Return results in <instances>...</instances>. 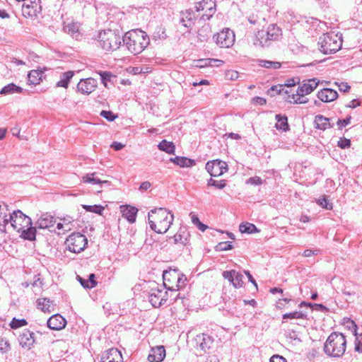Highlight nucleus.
<instances>
[{
  "instance_id": "obj_46",
  "label": "nucleus",
  "mask_w": 362,
  "mask_h": 362,
  "mask_svg": "<svg viewBox=\"0 0 362 362\" xmlns=\"http://www.w3.org/2000/svg\"><path fill=\"white\" fill-rule=\"evenodd\" d=\"M226 185V181L224 180L216 181L212 178H210L207 182L208 186H214L218 189H223L225 187Z\"/></svg>"
},
{
  "instance_id": "obj_28",
  "label": "nucleus",
  "mask_w": 362,
  "mask_h": 362,
  "mask_svg": "<svg viewBox=\"0 0 362 362\" xmlns=\"http://www.w3.org/2000/svg\"><path fill=\"white\" fill-rule=\"evenodd\" d=\"M314 122L315 128L320 130L324 131L328 128L333 127V125L329 123V119L322 115H317L315 118Z\"/></svg>"
},
{
  "instance_id": "obj_55",
  "label": "nucleus",
  "mask_w": 362,
  "mask_h": 362,
  "mask_svg": "<svg viewBox=\"0 0 362 362\" xmlns=\"http://www.w3.org/2000/svg\"><path fill=\"white\" fill-rule=\"evenodd\" d=\"M262 182H263L262 180L259 177H257V176L250 177L247 180V184H251V185H260L262 184Z\"/></svg>"
},
{
  "instance_id": "obj_10",
  "label": "nucleus",
  "mask_w": 362,
  "mask_h": 362,
  "mask_svg": "<svg viewBox=\"0 0 362 362\" xmlns=\"http://www.w3.org/2000/svg\"><path fill=\"white\" fill-rule=\"evenodd\" d=\"M213 38L216 45L221 48L230 47L235 42V34L229 28H225L214 35Z\"/></svg>"
},
{
  "instance_id": "obj_38",
  "label": "nucleus",
  "mask_w": 362,
  "mask_h": 362,
  "mask_svg": "<svg viewBox=\"0 0 362 362\" xmlns=\"http://www.w3.org/2000/svg\"><path fill=\"white\" fill-rule=\"evenodd\" d=\"M21 232L22 233L21 237L23 239L30 241L35 240L36 228L32 227V225L26 227V228H23Z\"/></svg>"
},
{
  "instance_id": "obj_5",
  "label": "nucleus",
  "mask_w": 362,
  "mask_h": 362,
  "mask_svg": "<svg viewBox=\"0 0 362 362\" xmlns=\"http://www.w3.org/2000/svg\"><path fill=\"white\" fill-rule=\"evenodd\" d=\"M163 286L171 292L178 291L185 287L187 281V277L178 269H170L163 272Z\"/></svg>"
},
{
  "instance_id": "obj_6",
  "label": "nucleus",
  "mask_w": 362,
  "mask_h": 362,
  "mask_svg": "<svg viewBox=\"0 0 362 362\" xmlns=\"http://www.w3.org/2000/svg\"><path fill=\"white\" fill-rule=\"evenodd\" d=\"M320 51L325 54H331L339 51L342 46L341 35L334 32L323 34L318 41Z\"/></svg>"
},
{
  "instance_id": "obj_12",
  "label": "nucleus",
  "mask_w": 362,
  "mask_h": 362,
  "mask_svg": "<svg viewBox=\"0 0 362 362\" xmlns=\"http://www.w3.org/2000/svg\"><path fill=\"white\" fill-rule=\"evenodd\" d=\"M149 302L154 308H158L165 304L168 299L165 298L164 291L157 286L152 287L148 293Z\"/></svg>"
},
{
  "instance_id": "obj_45",
  "label": "nucleus",
  "mask_w": 362,
  "mask_h": 362,
  "mask_svg": "<svg viewBox=\"0 0 362 362\" xmlns=\"http://www.w3.org/2000/svg\"><path fill=\"white\" fill-rule=\"evenodd\" d=\"M165 298L169 300L170 303H173L174 302H176L177 299L180 298V293L176 292H171L168 293V291H164Z\"/></svg>"
},
{
  "instance_id": "obj_29",
  "label": "nucleus",
  "mask_w": 362,
  "mask_h": 362,
  "mask_svg": "<svg viewBox=\"0 0 362 362\" xmlns=\"http://www.w3.org/2000/svg\"><path fill=\"white\" fill-rule=\"evenodd\" d=\"M170 161L182 168H189L193 166L195 164L194 160L181 156L171 158H170Z\"/></svg>"
},
{
  "instance_id": "obj_13",
  "label": "nucleus",
  "mask_w": 362,
  "mask_h": 362,
  "mask_svg": "<svg viewBox=\"0 0 362 362\" xmlns=\"http://www.w3.org/2000/svg\"><path fill=\"white\" fill-rule=\"evenodd\" d=\"M216 4L212 0H202L196 4L195 8L197 12L204 11L202 18L204 20H209L215 12Z\"/></svg>"
},
{
  "instance_id": "obj_44",
  "label": "nucleus",
  "mask_w": 362,
  "mask_h": 362,
  "mask_svg": "<svg viewBox=\"0 0 362 362\" xmlns=\"http://www.w3.org/2000/svg\"><path fill=\"white\" fill-rule=\"evenodd\" d=\"M305 317V315L300 311H295L283 315V319H302Z\"/></svg>"
},
{
  "instance_id": "obj_61",
  "label": "nucleus",
  "mask_w": 362,
  "mask_h": 362,
  "mask_svg": "<svg viewBox=\"0 0 362 362\" xmlns=\"http://www.w3.org/2000/svg\"><path fill=\"white\" fill-rule=\"evenodd\" d=\"M318 252H319V250H305L303 252V256H305L306 257H310L312 255H316L318 254Z\"/></svg>"
},
{
  "instance_id": "obj_11",
  "label": "nucleus",
  "mask_w": 362,
  "mask_h": 362,
  "mask_svg": "<svg viewBox=\"0 0 362 362\" xmlns=\"http://www.w3.org/2000/svg\"><path fill=\"white\" fill-rule=\"evenodd\" d=\"M206 170L211 177H218L227 171L228 165L224 161L214 160L206 163Z\"/></svg>"
},
{
  "instance_id": "obj_32",
  "label": "nucleus",
  "mask_w": 362,
  "mask_h": 362,
  "mask_svg": "<svg viewBox=\"0 0 362 362\" xmlns=\"http://www.w3.org/2000/svg\"><path fill=\"white\" fill-rule=\"evenodd\" d=\"M74 75V71H68L62 73L60 76V80L56 84V87L67 88L69 81L73 78Z\"/></svg>"
},
{
  "instance_id": "obj_17",
  "label": "nucleus",
  "mask_w": 362,
  "mask_h": 362,
  "mask_svg": "<svg viewBox=\"0 0 362 362\" xmlns=\"http://www.w3.org/2000/svg\"><path fill=\"white\" fill-rule=\"evenodd\" d=\"M318 83L319 81H317L316 78L308 80L306 82L298 86L296 90V95L298 96H304L310 94L317 88Z\"/></svg>"
},
{
  "instance_id": "obj_37",
  "label": "nucleus",
  "mask_w": 362,
  "mask_h": 362,
  "mask_svg": "<svg viewBox=\"0 0 362 362\" xmlns=\"http://www.w3.org/2000/svg\"><path fill=\"white\" fill-rule=\"evenodd\" d=\"M158 148L163 151L166 152L168 154H175V146L174 144L171 141H168L167 140L161 141L158 145Z\"/></svg>"
},
{
  "instance_id": "obj_26",
  "label": "nucleus",
  "mask_w": 362,
  "mask_h": 362,
  "mask_svg": "<svg viewBox=\"0 0 362 362\" xmlns=\"http://www.w3.org/2000/svg\"><path fill=\"white\" fill-rule=\"evenodd\" d=\"M138 209L136 207L127 206L122 210V216L129 223H133L136 221Z\"/></svg>"
},
{
  "instance_id": "obj_7",
  "label": "nucleus",
  "mask_w": 362,
  "mask_h": 362,
  "mask_svg": "<svg viewBox=\"0 0 362 362\" xmlns=\"http://www.w3.org/2000/svg\"><path fill=\"white\" fill-rule=\"evenodd\" d=\"M65 244L70 252L79 253L86 247L88 239L86 235L80 233H73L66 239Z\"/></svg>"
},
{
  "instance_id": "obj_54",
  "label": "nucleus",
  "mask_w": 362,
  "mask_h": 362,
  "mask_svg": "<svg viewBox=\"0 0 362 362\" xmlns=\"http://www.w3.org/2000/svg\"><path fill=\"white\" fill-rule=\"evenodd\" d=\"M209 31L208 27H202L198 32V37L201 41H204L208 38L206 34H204Z\"/></svg>"
},
{
  "instance_id": "obj_19",
  "label": "nucleus",
  "mask_w": 362,
  "mask_h": 362,
  "mask_svg": "<svg viewBox=\"0 0 362 362\" xmlns=\"http://www.w3.org/2000/svg\"><path fill=\"white\" fill-rule=\"evenodd\" d=\"M10 210L8 205L4 202H0V231L5 232L6 226L8 223Z\"/></svg>"
},
{
  "instance_id": "obj_64",
  "label": "nucleus",
  "mask_w": 362,
  "mask_h": 362,
  "mask_svg": "<svg viewBox=\"0 0 362 362\" xmlns=\"http://www.w3.org/2000/svg\"><path fill=\"white\" fill-rule=\"evenodd\" d=\"M124 146L120 142H113L111 145V147L115 151H119L123 148Z\"/></svg>"
},
{
  "instance_id": "obj_60",
  "label": "nucleus",
  "mask_w": 362,
  "mask_h": 362,
  "mask_svg": "<svg viewBox=\"0 0 362 362\" xmlns=\"http://www.w3.org/2000/svg\"><path fill=\"white\" fill-rule=\"evenodd\" d=\"M252 101L254 103L259 105H264L267 103V100L265 98L259 97V96L253 98Z\"/></svg>"
},
{
  "instance_id": "obj_24",
  "label": "nucleus",
  "mask_w": 362,
  "mask_h": 362,
  "mask_svg": "<svg viewBox=\"0 0 362 362\" xmlns=\"http://www.w3.org/2000/svg\"><path fill=\"white\" fill-rule=\"evenodd\" d=\"M40 9V6L38 2L31 1L30 4H24L22 8L23 14L25 16H36L37 13Z\"/></svg>"
},
{
  "instance_id": "obj_52",
  "label": "nucleus",
  "mask_w": 362,
  "mask_h": 362,
  "mask_svg": "<svg viewBox=\"0 0 362 362\" xmlns=\"http://www.w3.org/2000/svg\"><path fill=\"white\" fill-rule=\"evenodd\" d=\"M351 146L350 139L346 138H340L338 141V146L342 149L349 148Z\"/></svg>"
},
{
  "instance_id": "obj_56",
  "label": "nucleus",
  "mask_w": 362,
  "mask_h": 362,
  "mask_svg": "<svg viewBox=\"0 0 362 362\" xmlns=\"http://www.w3.org/2000/svg\"><path fill=\"white\" fill-rule=\"evenodd\" d=\"M64 30L68 33L74 34V33H77L78 28L76 26L75 24L71 23V24H68V25H65Z\"/></svg>"
},
{
  "instance_id": "obj_18",
  "label": "nucleus",
  "mask_w": 362,
  "mask_h": 362,
  "mask_svg": "<svg viewBox=\"0 0 362 362\" xmlns=\"http://www.w3.org/2000/svg\"><path fill=\"white\" fill-rule=\"evenodd\" d=\"M66 320L59 314L53 315L47 320V327L53 330H60L65 327Z\"/></svg>"
},
{
  "instance_id": "obj_47",
  "label": "nucleus",
  "mask_w": 362,
  "mask_h": 362,
  "mask_svg": "<svg viewBox=\"0 0 362 362\" xmlns=\"http://www.w3.org/2000/svg\"><path fill=\"white\" fill-rule=\"evenodd\" d=\"M233 245L231 242H222L218 243L216 248L218 251H227L231 250Z\"/></svg>"
},
{
  "instance_id": "obj_40",
  "label": "nucleus",
  "mask_w": 362,
  "mask_h": 362,
  "mask_svg": "<svg viewBox=\"0 0 362 362\" xmlns=\"http://www.w3.org/2000/svg\"><path fill=\"white\" fill-rule=\"evenodd\" d=\"M239 230L242 233H254L258 231L257 227L250 223H242L239 226Z\"/></svg>"
},
{
  "instance_id": "obj_41",
  "label": "nucleus",
  "mask_w": 362,
  "mask_h": 362,
  "mask_svg": "<svg viewBox=\"0 0 362 362\" xmlns=\"http://www.w3.org/2000/svg\"><path fill=\"white\" fill-rule=\"evenodd\" d=\"M259 65L260 66L267 68V69H277L281 67V64L278 62H272L268 60H259Z\"/></svg>"
},
{
  "instance_id": "obj_39",
  "label": "nucleus",
  "mask_w": 362,
  "mask_h": 362,
  "mask_svg": "<svg viewBox=\"0 0 362 362\" xmlns=\"http://www.w3.org/2000/svg\"><path fill=\"white\" fill-rule=\"evenodd\" d=\"M23 88L11 83L5 86L0 91L1 95L12 94L13 93H22Z\"/></svg>"
},
{
  "instance_id": "obj_9",
  "label": "nucleus",
  "mask_w": 362,
  "mask_h": 362,
  "mask_svg": "<svg viewBox=\"0 0 362 362\" xmlns=\"http://www.w3.org/2000/svg\"><path fill=\"white\" fill-rule=\"evenodd\" d=\"M8 223L18 232H21L23 228L32 225L31 218L24 214L21 210H16L9 214Z\"/></svg>"
},
{
  "instance_id": "obj_42",
  "label": "nucleus",
  "mask_w": 362,
  "mask_h": 362,
  "mask_svg": "<svg viewBox=\"0 0 362 362\" xmlns=\"http://www.w3.org/2000/svg\"><path fill=\"white\" fill-rule=\"evenodd\" d=\"M82 207L86 209V211L95 213L99 215L103 214L104 211V207L101 205H86L83 204Z\"/></svg>"
},
{
  "instance_id": "obj_63",
  "label": "nucleus",
  "mask_w": 362,
  "mask_h": 362,
  "mask_svg": "<svg viewBox=\"0 0 362 362\" xmlns=\"http://www.w3.org/2000/svg\"><path fill=\"white\" fill-rule=\"evenodd\" d=\"M151 185L148 181H145L140 185L139 189L141 191L147 190L151 187Z\"/></svg>"
},
{
  "instance_id": "obj_53",
  "label": "nucleus",
  "mask_w": 362,
  "mask_h": 362,
  "mask_svg": "<svg viewBox=\"0 0 362 362\" xmlns=\"http://www.w3.org/2000/svg\"><path fill=\"white\" fill-rule=\"evenodd\" d=\"M351 117L348 116L345 119H338L337 124L339 127V129H342L343 127L348 125L351 122Z\"/></svg>"
},
{
  "instance_id": "obj_23",
  "label": "nucleus",
  "mask_w": 362,
  "mask_h": 362,
  "mask_svg": "<svg viewBox=\"0 0 362 362\" xmlns=\"http://www.w3.org/2000/svg\"><path fill=\"white\" fill-rule=\"evenodd\" d=\"M338 97V93L336 90L332 88H323L317 93V98L324 103H329L336 100Z\"/></svg>"
},
{
  "instance_id": "obj_21",
  "label": "nucleus",
  "mask_w": 362,
  "mask_h": 362,
  "mask_svg": "<svg viewBox=\"0 0 362 362\" xmlns=\"http://www.w3.org/2000/svg\"><path fill=\"white\" fill-rule=\"evenodd\" d=\"M55 223V218L49 214H43L36 222L38 228L46 229L53 226Z\"/></svg>"
},
{
  "instance_id": "obj_20",
  "label": "nucleus",
  "mask_w": 362,
  "mask_h": 362,
  "mask_svg": "<svg viewBox=\"0 0 362 362\" xmlns=\"http://www.w3.org/2000/svg\"><path fill=\"white\" fill-rule=\"evenodd\" d=\"M165 356V350L164 346H159L151 349L148 356L149 362H161Z\"/></svg>"
},
{
  "instance_id": "obj_59",
  "label": "nucleus",
  "mask_w": 362,
  "mask_h": 362,
  "mask_svg": "<svg viewBox=\"0 0 362 362\" xmlns=\"http://www.w3.org/2000/svg\"><path fill=\"white\" fill-rule=\"evenodd\" d=\"M270 362H287L286 359L279 355H274L270 358Z\"/></svg>"
},
{
  "instance_id": "obj_35",
  "label": "nucleus",
  "mask_w": 362,
  "mask_h": 362,
  "mask_svg": "<svg viewBox=\"0 0 362 362\" xmlns=\"http://www.w3.org/2000/svg\"><path fill=\"white\" fill-rule=\"evenodd\" d=\"M276 123L275 127L279 130L286 132L289 129L287 117L281 115H276Z\"/></svg>"
},
{
  "instance_id": "obj_4",
  "label": "nucleus",
  "mask_w": 362,
  "mask_h": 362,
  "mask_svg": "<svg viewBox=\"0 0 362 362\" xmlns=\"http://www.w3.org/2000/svg\"><path fill=\"white\" fill-rule=\"evenodd\" d=\"M122 37L116 31L105 30L100 32L98 35V45L105 51H115L122 43Z\"/></svg>"
},
{
  "instance_id": "obj_15",
  "label": "nucleus",
  "mask_w": 362,
  "mask_h": 362,
  "mask_svg": "<svg viewBox=\"0 0 362 362\" xmlns=\"http://www.w3.org/2000/svg\"><path fill=\"white\" fill-rule=\"evenodd\" d=\"M98 86L97 81L93 78L81 79L77 84V90L83 94L89 95L93 93Z\"/></svg>"
},
{
  "instance_id": "obj_16",
  "label": "nucleus",
  "mask_w": 362,
  "mask_h": 362,
  "mask_svg": "<svg viewBox=\"0 0 362 362\" xmlns=\"http://www.w3.org/2000/svg\"><path fill=\"white\" fill-rule=\"evenodd\" d=\"M222 276L232 283L235 288H240L243 285V275L235 270L224 271Z\"/></svg>"
},
{
  "instance_id": "obj_58",
  "label": "nucleus",
  "mask_w": 362,
  "mask_h": 362,
  "mask_svg": "<svg viewBox=\"0 0 362 362\" xmlns=\"http://www.w3.org/2000/svg\"><path fill=\"white\" fill-rule=\"evenodd\" d=\"M100 76L103 82L105 84V81L110 80L112 74L107 71H103L100 73Z\"/></svg>"
},
{
  "instance_id": "obj_3",
  "label": "nucleus",
  "mask_w": 362,
  "mask_h": 362,
  "mask_svg": "<svg viewBox=\"0 0 362 362\" xmlns=\"http://www.w3.org/2000/svg\"><path fill=\"white\" fill-rule=\"evenodd\" d=\"M346 347V340L345 336L339 332H332L327 337L324 344L325 353L332 357L341 356Z\"/></svg>"
},
{
  "instance_id": "obj_1",
  "label": "nucleus",
  "mask_w": 362,
  "mask_h": 362,
  "mask_svg": "<svg viewBox=\"0 0 362 362\" xmlns=\"http://www.w3.org/2000/svg\"><path fill=\"white\" fill-rule=\"evenodd\" d=\"M150 228L157 233H165L174 221L173 214L165 208H156L148 214Z\"/></svg>"
},
{
  "instance_id": "obj_14",
  "label": "nucleus",
  "mask_w": 362,
  "mask_h": 362,
  "mask_svg": "<svg viewBox=\"0 0 362 362\" xmlns=\"http://www.w3.org/2000/svg\"><path fill=\"white\" fill-rule=\"evenodd\" d=\"M18 339L22 348L30 349L35 342V333L28 329H24L20 332Z\"/></svg>"
},
{
  "instance_id": "obj_62",
  "label": "nucleus",
  "mask_w": 362,
  "mask_h": 362,
  "mask_svg": "<svg viewBox=\"0 0 362 362\" xmlns=\"http://www.w3.org/2000/svg\"><path fill=\"white\" fill-rule=\"evenodd\" d=\"M351 88V87L348 85L347 83H341L339 85V89L340 91H342V92H348L349 90V89Z\"/></svg>"
},
{
  "instance_id": "obj_8",
  "label": "nucleus",
  "mask_w": 362,
  "mask_h": 362,
  "mask_svg": "<svg viewBox=\"0 0 362 362\" xmlns=\"http://www.w3.org/2000/svg\"><path fill=\"white\" fill-rule=\"evenodd\" d=\"M281 35L280 28L275 25H270L267 31H259L256 35L255 45L260 47L267 46V42L276 40Z\"/></svg>"
},
{
  "instance_id": "obj_43",
  "label": "nucleus",
  "mask_w": 362,
  "mask_h": 362,
  "mask_svg": "<svg viewBox=\"0 0 362 362\" xmlns=\"http://www.w3.org/2000/svg\"><path fill=\"white\" fill-rule=\"evenodd\" d=\"M27 325L28 322L25 319H17L13 317L10 323V327L12 329H18Z\"/></svg>"
},
{
  "instance_id": "obj_25",
  "label": "nucleus",
  "mask_w": 362,
  "mask_h": 362,
  "mask_svg": "<svg viewBox=\"0 0 362 362\" xmlns=\"http://www.w3.org/2000/svg\"><path fill=\"white\" fill-rule=\"evenodd\" d=\"M195 341L197 344L199 345V348L204 351L210 348L213 342L211 337L205 334L197 335Z\"/></svg>"
},
{
  "instance_id": "obj_36",
  "label": "nucleus",
  "mask_w": 362,
  "mask_h": 362,
  "mask_svg": "<svg viewBox=\"0 0 362 362\" xmlns=\"http://www.w3.org/2000/svg\"><path fill=\"white\" fill-rule=\"evenodd\" d=\"M42 71L39 70H31L28 74V81L30 84H39L42 80Z\"/></svg>"
},
{
  "instance_id": "obj_48",
  "label": "nucleus",
  "mask_w": 362,
  "mask_h": 362,
  "mask_svg": "<svg viewBox=\"0 0 362 362\" xmlns=\"http://www.w3.org/2000/svg\"><path fill=\"white\" fill-rule=\"evenodd\" d=\"M200 62L202 63L200 66H207V65L219 66V64H215L218 62L220 64H222L223 63V61L218 60V59H202V60H200Z\"/></svg>"
},
{
  "instance_id": "obj_49",
  "label": "nucleus",
  "mask_w": 362,
  "mask_h": 362,
  "mask_svg": "<svg viewBox=\"0 0 362 362\" xmlns=\"http://www.w3.org/2000/svg\"><path fill=\"white\" fill-rule=\"evenodd\" d=\"M317 202L320 206L325 209H332V204L329 203L325 197L320 198Z\"/></svg>"
},
{
  "instance_id": "obj_57",
  "label": "nucleus",
  "mask_w": 362,
  "mask_h": 362,
  "mask_svg": "<svg viewBox=\"0 0 362 362\" xmlns=\"http://www.w3.org/2000/svg\"><path fill=\"white\" fill-rule=\"evenodd\" d=\"M355 350L362 353V334L356 337L355 342Z\"/></svg>"
},
{
  "instance_id": "obj_30",
  "label": "nucleus",
  "mask_w": 362,
  "mask_h": 362,
  "mask_svg": "<svg viewBox=\"0 0 362 362\" xmlns=\"http://www.w3.org/2000/svg\"><path fill=\"white\" fill-rule=\"evenodd\" d=\"M97 173H88L82 177V180L84 183H91L93 185H102V184H108L109 182L107 180H101L98 177Z\"/></svg>"
},
{
  "instance_id": "obj_51",
  "label": "nucleus",
  "mask_w": 362,
  "mask_h": 362,
  "mask_svg": "<svg viewBox=\"0 0 362 362\" xmlns=\"http://www.w3.org/2000/svg\"><path fill=\"white\" fill-rule=\"evenodd\" d=\"M11 349V345L9 342L4 339L0 340V351L3 354L7 353Z\"/></svg>"
},
{
  "instance_id": "obj_34",
  "label": "nucleus",
  "mask_w": 362,
  "mask_h": 362,
  "mask_svg": "<svg viewBox=\"0 0 362 362\" xmlns=\"http://www.w3.org/2000/svg\"><path fill=\"white\" fill-rule=\"evenodd\" d=\"M37 308L40 309L44 313H50L52 311L51 309L53 306L52 302L47 298L37 299Z\"/></svg>"
},
{
  "instance_id": "obj_50",
  "label": "nucleus",
  "mask_w": 362,
  "mask_h": 362,
  "mask_svg": "<svg viewBox=\"0 0 362 362\" xmlns=\"http://www.w3.org/2000/svg\"><path fill=\"white\" fill-rule=\"evenodd\" d=\"M100 115L109 122L114 121L117 117L112 112L107 110H102Z\"/></svg>"
},
{
  "instance_id": "obj_33",
  "label": "nucleus",
  "mask_w": 362,
  "mask_h": 362,
  "mask_svg": "<svg viewBox=\"0 0 362 362\" xmlns=\"http://www.w3.org/2000/svg\"><path fill=\"white\" fill-rule=\"evenodd\" d=\"M77 279L81 286L85 288H93L97 285V281H95V276L94 274H89L88 279H85L79 276H77Z\"/></svg>"
},
{
  "instance_id": "obj_31",
  "label": "nucleus",
  "mask_w": 362,
  "mask_h": 362,
  "mask_svg": "<svg viewBox=\"0 0 362 362\" xmlns=\"http://www.w3.org/2000/svg\"><path fill=\"white\" fill-rule=\"evenodd\" d=\"M194 18V14L190 10H186L181 13L180 22L186 28H190L193 25V21Z\"/></svg>"
},
{
  "instance_id": "obj_2",
  "label": "nucleus",
  "mask_w": 362,
  "mask_h": 362,
  "mask_svg": "<svg viewBox=\"0 0 362 362\" xmlns=\"http://www.w3.org/2000/svg\"><path fill=\"white\" fill-rule=\"evenodd\" d=\"M124 45L133 54H139L149 45V37L141 30H132L122 37Z\"/></svg>"
},
{
  "instance_id": "obj_22",
  "label": "nucleus",
  "mask_w": 362,
  "mask_h": 362,
  "mask_svg": "<svg viewBox=\"0 0 362 362\" xmlns=\"http://www.w3.org/2000/svg\"><path fill=\"white\" fill-rule=\"evenodd\" d=\"M122 354L117 349H110L103 354L101 362H121Z\"/></svg>"
},
{
  "instance_id": "obj_27",
  "label": "nucleus",
  "mask_w": 362,
  "mask_h": 362,
  "mask_svg": "<svg viewBox=\"0 0 362 362\" xmlns=\"http://www.w3.org/2000/svg\"><path fill=\"white\" fill-rule=\"evenodd\" d=\"M189 233L185 228H180L178 232L173 237L175 243H181L185 245L188 243Z\"/></svg>"
}]
</instances>
